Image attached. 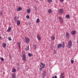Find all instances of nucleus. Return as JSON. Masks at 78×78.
Instances as JSON below:
<instances>
[{
	"label": "nucleus",
	"mask_w": 78,
	"mask_h": 78,
	"mask_svg": "<svg viewBox=\"0 0 78 78\" xmlns=\"http://www.w3.org/2000/svg\"><path fill=\"white\" fill-rule=\"evenodd\" d=\"M37 37L38 41H41V37L40 36V35L39 34H37Z\"/></svg>",
	"instance_id": "obj_7"
},
{
	"label": "nucleus",
	"mask_w": 78,
	"mask_h": 78,
	"mask_svg": "<svg viewBox=\"0 0 78 78\" xmlns=\"http://www.w3.org/2000/svg\"><path fill=\"white\" fill-rule=\"evenodd\" d=\"M50 38H51L52 41H54L55 40V37L54 36H53L52 37H50Z\"/></svg>",
	"instance_id": "obj_10"
},
{
	"label": "nucleus",
	"mask_w": 78,
	"mask_h": 78,
	"mask_svg": "<svg viewBox=\"0 0 78 78\" xmlns=\"http://www.w3.org/2000/svg\"><path fill=\"white\" fill-rule=\"evenodd\" d=\"M71 62L72 64H73V63H74V60H71Z\"/></svg>",
	"instance_id": "obj_28"
},
{
	"label": "nucleus",
	"mask_w": 78,
	"mask_h": 78,
	"mask_svg": "<svg viewBox=\"0 0 78 78\" xmlns=\"http://www.w3.org/2000/svg\"><path fill=\"white\" fill-rule=\"evenodd\" d=\"M48 11L49 13H51V12H52V11L51 9H49Z\"/></svg>",
	"instance_id": "obj_24"
},
{
	"label": "nucleus",
	"mask_w": 78,
	"mask_h": 78,
	"mask_svg": "<svg viewBox=\"0 0 78 78\" xmlns=\"http://www.w3.org/2000/svg\"><path fill=\"white\" fill-rule=\"evenodd\" d=\"M36 22L37 23H39L40 22V20H39V19L38 18L37 19Z\"/></svg>",
	"instance_id": "obj_20"
},
{
	"label": "nucleus",
	"mask_w": 78,
	"mask_h": 78,
	"mask_svg": "<svg viewBox=\"0 0 78 78\" xmlns=\"http://www.w3.org/2000/svg\"><path fill=\"white\" fill-rule=\"evenodd\" d=\"M72 41L69 40L67 44V47L68 48H70L72 47Z\"/></svg>",
	"instance_id": "obj_1"
},
{
	"label": "nucleus",
	"mask_w": 78,
	"mask_h": 78,
	"mask_svg": "<svg viewBox=\"0 0 78 78\" xmlns=\"http://www.w3.org/2000/svg\"><path fill=\"white\" fill-rule=\"evenodd\" d=\"M45 75H46V71H44L43 72V73H42V78H44L45 76Z\"/></svg>",
	"instance_id": "obj_6"
},
{
	"label": "nucleus",
	"mask_w": 78,
	"mask_h": 78,
	"mask_svg": "<svg viewBox=\"0 0 78 78\" xmlns=\"http://www.w3.org/2000/svg\"><path fill=\"white\" fill-rule=\"evenodd\" d=\"M64 76H62V77H61V78H64Z\"/></svg>",
	"instance_id": "obj_41"
},
{
	"label": "nucleus",
	"mask_w": 78,
	"mask_h": 78,
	"mask_svg": "<svg viewBox=\"0 0 78 78\" xmlns=\"http://www.w3.org/2000/svg\"><path fill=\"white\" fill-rule=\"evenodd\" d=\"M12 78H16V75L15 74H13L12 76Z\"/></svg>",
	"instance_id": "obj_23"
},
{
	"label": "nucleus",
	"mask_w": 78,
	"mask_h": 78,
	"mask_svg": "<svg viewBox=\"0 0 78 78\" xmlns=\"http://www.w3.org/2000/svg\"><path fill=\"white\" fill-rule=\"evenodd\" d=\"M18 65H19V64H18Z\"/></svg>",
	"instance_id": "obj_44"
},
{
	"label": "nucleus",
	"mask_w": 78,
	"mask_h": 78,
	"mask_svg": "<svg viewBox=\"0 0 78 78\" xmlns=\"http://www.w3.org/2000/svg\"><path fill=\"white\" fill-rule=\"evenodd\" d=\"M8 39L9 40V41H11L12 40V39H11V37H9L8 38Z\"/></svg>",
	"instance_id": "obj_31"
},
{
	"label": "nucleus",
	"mask_w": 78,
	"mask_h": 78,
	"mask_svg": "<svg viewBox=\"0 0 78 78\" xmlns=\"http://www.w3.org/2000/svg\"><path fill=\"white\" fill-rule=\"evenodd\" d=\"M40 1H41L42 0H39Z\"/></svg>",
	"instance_id": "obj_43"
},
{
	"label": "nucleus",
	"mask_w": 78,
	"mask_h": 78,
	"mask_svg": "<svg viewBox=\"0 0 78 78\" xmlns=\"http://www.w3.org/2000/svg\"><path fill=\"white\" fill-rule=\"evenodd\" d=\"M21 9H22V8L19 7L17 9V10L18 11H20Z\"/></svg>",
	"instance_id": "obj_21"
},
{
	"label": "nucleus",
	"mask_w": 78,
	"mask_h": 78,
	"mask_svg": "<svg viewBox=\"0 0 78 78\" xmlns=\"http://www.w3.org/2000/svg\"><path fill=\"white\" fill-rule=\"evenodd\" d=\"M25 39L26 42V43H27V44H28V43H29V42L30 41V38L26 37H25Z\"/></svg>",
	"instance_id": "obj_4"
},
{
	"label": "nucleus",
	"mask_w": 78,
	"mask_h": 78,
	"mask_svg": "<svg viewBox=\"0 0 78 78\" xmlns=\"http://www.w3.org/2000/svg\"><path fill=\"white\" fill-rule=\"evenodd\" d=\"M11 31V27H9L7 31L8 32H10Z\"/></svg>",
	"instance_id": "obj_16"
},
{
	"label": "nucleus",
	"mask_w": 78,
	"mask_h": 78,
	"mask_svg": "<svg viewBox=\"0 0 78 78\" xmlns=\"http://www.w3.org/2000/svg\"><path fill=\"white\" fill-rule=\"evenodd\" d=\"M76 33V31H72L71 32V34L73 35H75V34Z\"/></svg>",
	"instance_id": "obj_9"
},
{
	"label": "nucleus",
	"mask_w": 78,
	"mask_h": 78,
	"mask_svg": "<svg viewBox=\"0 0 78 78\" xmlns=\"http://www.w3.org/2000/svg\"><path fill=\"white\" fill-rule=\"evenodd\" d=\"M34 1H35L36 0H33Z\"/></svg>",
	"instance_id": "obj_42"
},
{
	"label": "nucleus",
	"mask_w": 78,
	"mask_h": 78,
	"mask_svg": "<svg viewBox=\"0 0 78 78\" xmlns=\"http://www.w3.org/2000/svg\"><path fill=\"white\" fill-rule=\"evenodd\" d=\"M66 37L67 39H69L70 37V36L69 35V34L68 32H66Z\"/></svg>",
	"instance_id": "obj_8"
},
{
	"label": "nucleus",
	"mask_w": 78,
	"mask_h": 78,
	"mask_svg": "<svg viewBox=\"0 0 78 78\" xmlns=\"http://www.w3.org/2000/svg\"><path fill=\"white\" fill-rule=\"evenodd\" d=\"M22 57L23 61H26V54L25 52H22Z\"/></svg>",
	"instance_id": "obj_2"
},
{
	"label": "nucleus",
	"mask_w": 78,
	"mask_h": 78,
	"mask_svg": "<svg viewBox=\"0 0 78 78\" xmlns=\"http://www.w3.org/2000/svg\"><path fill=\"white\" fill-rule=\"evenodd\" d=\"M66 17L67 19H69L70 18V15H67L66 16Z\"/></svg>",
	"instance_id": "obj_19"
},
{
	"label": "nucleus",
	"mask_w": 78,
	"mask_h": 78,
	"mask_svg": "<svg viewBox=\"0 0 78 78\" xmlns=\"http://www.w3.org/2000/svg\"><path fill=\"white\" fill-rule=\"evenodd\" d=\"M40 67L39 68L40 71H41L42 69H43V68H44L42 66L40 65Z\"/></svg>",
	"instance_id": "obj_13"
},
{
	"label": "nucleus",
	"mask_w": 78,
	"mask_h": 78,
	"mask_svg": "<svg viewBox=\"0 0 78 78\" xmlns=\"http://www.w3.org/2000/svg\"><path fill=\"white\" fill-rule=\"evenodd\" d=\"M20 21L19 20H18L17 21V25H20Z\"/></svg>",
	"instance_id": "obj_22"
},
{
	"label": "nucleus",
	"mask_w": 78,
	"mask_h": 78,
	"mask_svg": "<svg viewBox=\"0 0 78 78\" xmlns=\"http://www.w3.org/2000/svg\"><path fill=\"white\" fill-rule=\"evenodd\" d=\"M58 19L59 20L60 22L61 23H63V19H62V17H59Z\"/></svg>",
	"instance_id": "obj_5"
},
{
	"label": "nucleus",
	"mask_w": 78,
	"mask_h": 78,
	"mask_svg": "<svg viewBox=\"0 0 78 78\" xmlns=\"http://www.w3.org/2000/svg\"><path fill=\"white\" fill-rule=\"evenodd\" d=\"M62 47H63L64 48V46H65L64 43H63L62 44Z\"/></svg>",
	"instance_id": "obj_33"
},
{
	"label": "nucleus",
	"mask_w": 78,
	"mask_h": 78,
	"mask_svg": "<svg viewBox=\"0 0 78 78\" xmlns=\"http://www.w3.org/2000/svg\"><path fill=\"white\" fill-rule=\"evenodd\" d=\"M1 34H0V39H2V37H1Z\"/></svg>",
	"instance_id": "obj_39"
},
{
	"label": "nucleus",
	"mask_w": 78,
	"mask_h": 78,
	"mask_svg": "<svg viewBox=\"0 0 78 78\" xmlns=\"http://www.w3.org/2000/svg\"><path fill=\"white\" fill-rule=\"evenodd\" d=\"M61 47H62V44H58L57 45V47H58V48H61Z\"/></svg>",
	"instance_id": "obj_12"
},
{
	"label": "nucleus",
	"mask_w": 78,
	"mask_h": 78,
	"mask_svg": "<svg viewBox=\"0 0 78 78\" xmlns=\"http://www.w3.org/2000/svg\"><path fill=\"white\" fill-rule=\"evenodd\" d=\"M27 51L29 50V46H27V48H26Z\"/></svg>",
	"instance_id": "obj_30"
},
{
	"label": "nucleus",
	"mask_w": 78,
	"mask_h": 78,
	"mask_svg": "<svg viewBox=\"0 0 78 78\" xmlns=\"http://www.w3.org/2000/svg\"><path fill=\"white\" fill-rule=\"evenodd\" d=\"M16 72V69L13 68L12 69V72L13 73H15Z\"/></svg>",
	"instance_id": "obj_18"
},
{
	"label": "nucleus",
	"mask_w": 78,
	"mask_h": 78,
	"mask_svg": "<svg viewBox=\"0 0 78 78\" xmlns=\"http://www.w3.org/2000/svg\"><path fill=\"white\" fill-rule=\"evenodd\" d=\"M28 55H29V56H30V57H31L32 56V55H33V54H32L29 53L28 54Z\"/></svg>",
	"instance_id": "obj_27"
},
{
	"label": "nucleus",
	"mask_w": 78,
	"mask_h": 78,
	"mask_svg": "<svg viewBox=\"0 0 78 78\" xmlns=\"http://www.w3.org/2000/svg\"><path fill=\"white\" fill-rule=\"evenodd\" d=\"M34 47L35 50H36V44L34 45Z\"/></svg>",
	"instance_id": "obj_32"
},
{
	"label": "nucleus",
	"mask_w": 78,
	"mask_h": 78,
	"mask_svg": "<svg viewBox=\"0 0 78 78\" xmlns=\"http://www.w3.org/2000/svg\"><path fill=\"white\" fill-rule=\"evenodd\" d=\"M48 2L49 3L52 2V0H48Z\"/></svg>",
	"instance_id": "obj_26"
},
{
	"label": "nucleus",
	"mask_w": 78,
	"mask_h": 78,
	"mask_svg": "<svg viewBox=\"0 0 78 78\" xmlns=\"http://www.w3.org/2000/svg\"><path fill=\"white\" fill-rule=\"evenodd\" d=\"M17 44L19 49L20 50V42H18Z\"/></svg>",
	"instance_id": "obj_11"
},
{
	"label": "nucleus",
	"mask_w": 78,
	"mask_h": 78,
	"mask_svg": "<svg viewBox=\"0 0 78 78\" xmlns=\"http://www.w3.org/2000/svg\"><path fill=\"white\" fill-rule=\"evenodd\" d=\"M29 18L30 16H29V15H27L26 16V18H27V19H29Z\"/></svg>",
	"instance_id": "obj_34"
},
{
	"label": "nucleus",
	"mask_w": 78,
	"mask_h": 78,
	"mask_svg": "<svg viewBox=\"0 0 78 78\" xmlns=\"http://www.w3.org/2000/svg\"><path fill=\"white\" fill-rule=\"evenodd\" d=\"M59 14H62L64 12V9H60L58 11Z\"/></svg>",
	"instance_id": "obj_3"
},
{
	"label": "nucleus",
	"mask_w": 78,
	"mask_h": 78,
	"mask_svg": "<svg viewBox=\"0 0 78 78\" xmlns=\"http://www.w3.org/2000/svg\"><path fill=\"white\" fill-rule=\"evenodd\" d=\"M1 60L2 61H4V58H1Z\"/></svg>",
	"instance_id": "obj_35"
},
{
	"label": "nucleus",
	"mask_w": 78,
	"mask_h": 78,
	"mask_svg": "<svg viewBox=\"0 0 78 78\" xmlns=\"http://www.w3.org/2000/svg\"><path fill=\"white\" fill-rule=\"evenodd\" d=\"M14 19L15 20V22H17V20H18V19L16 17H15V18H14Z\"/></svg>",
	"instance_id": "obj_25"
},
{
	"label": "nucleus",
	"mask_w": 78,
	"mask_h": 78,
	"mask_svg": "<svg viewBox=\"0 0 78 78\" xmlns=\"http://www.w3.org/2000/svg\"><path fill=\"white\" fill-rule=\"evenodd\" d=\"M36 8H37V7H34V9H36Z\"/></svg>",
	"instance_id": "obj_40"
},
{
	"label": "nucleus",
	"mask_w": 78,
	"mask_h": 78,
	"mask_svg": "<svg viewBox=\"0 0 78 78\" xmlns=\"http://www.w3.org/2000/svg\"><path fill=\"white\" fill-rule=\"evenodd\" d=\"M41 65L42 66V67L44 68L45 66V65L43 63H41Z\"/></svg>",
	"instance_id": "obj_15"
},
{
	"label": "nucleus",
	"mask_w": 78,
	"mask_h": 78,
	"mask_svg": "<svg viewBox=\"0 0 78 78\" xmlns=\"http://www.w3.org/2000/svg\"><path fill=\"white\" fill-rule=\"evenodd\" d=\"M60 2H63L64 1V0H60Z\"/></svg>",
	"instance_id": "obj_38"
},
{
	"label": "nucleus",
	"mask_w": 78,
	"mask_h": 78,
	"mask_svg": "<svg viewBox=\"0 0 78 78\" xmlns=\"http://www.w3.org/2000/svg\"><path fill=\"white\" fill-rule=\"evenodd\" d=\"M6 44L5 43H3L2 44V47H4V48H5L6 47Z\"/></svg>",
	"instance_id": "obj_17"
},
{
	"label": "nucleus",
	"mask_w": 78,
	"mask_h": 78,
	"mask_svg": "<svg viewBox=\"0 0 78 78\" xmlns=\"http://www.w3.org/2000/svg\"><path fill=\"white\" fill-rule=\"evenodd\" d=\"M3 15V13L2 12H0V16H2Z\"/></svg>",
	"instance_id": "obj_36"
},
{
	"label": "nucleus",
	"mask_w": 78,
	"mask_h": 78,
	"mask_svg": "<svg viewBox=\"0 0 78 78\" xmlns=\"http://www.w3.org/2000/svg\"><path fill=\"white\" fill-rule=\"evenodd\" d=\"M52 78H57V76H55V77H53Z\"/></svg>",
	"instance_id": "obj_37"
},
{
	"label": "nucleus",
	"mask_w": 78,
	"mask_h": 78,
	"mask_svg": "<svg viewBox=\"0 0 78 78\" xmlns=\"http://www.w3.org/2000/svg\"><path fill=\"white\" fill-rule=\"evenodd\" d=\"M30 12H31V10L30 9H28L27 10V13H29Z\"/></svg>",
	"instance_id": "obj_14"
},
{
	"label": "nucleus",
	"mask_w": 78,
	"mask_h": 78,
	"mask_svg": "<svg viewBox=\"0 0 78 78\" xmlns=\"http://www.w3.org/2000/svg\"><path fill=\"white\" fill-rule=\"evenodd\" d=\"M64 75V73H61V77H62Z\"/></svg>",
	"instance_id": "obj_29"
}]
</instances>
